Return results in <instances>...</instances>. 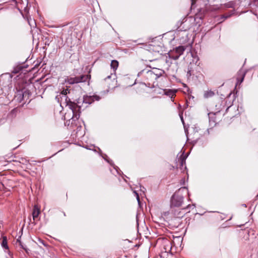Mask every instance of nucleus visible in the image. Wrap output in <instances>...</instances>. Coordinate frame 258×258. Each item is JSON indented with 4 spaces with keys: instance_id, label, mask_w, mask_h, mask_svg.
<instances>
[{
    "instance_id": "1",
    "label": "nucleus",
    "mask_w": 258,
    "mask_h": 258,
    "mask_svg": "<svg viewBox=\"0 0 258 258\" xmlns=\"http://www.w3.org/2000/svg\"><path fill=\"white\" fill-rule=\"evenodd\" d=\"M167 77V74L163 70L157 68L151 70L146 68L138 74L135 82L136 89L140 92V89L142 87L156 88L159 86H162L161 82L166 80Z\"/></svg>"
},
{
    "instance_id": "2",
    "label": "nucleus",
    "mask_w": 258,
    "mask_h": 258,
    "mask_svg": "<svg viewBox=\"0 0 258 258\" xmlns=\"http://www.w3.org/2000/svg\"><path fill=\"white\" fill-rule=\"evenodd\" d=\"M245 74L246 72L243 70H240L238 72L236 76L237 82L236 83L235 87L238 85H240L243 82ZM237 92L238 91L236 89V88H235L234 90L232 92H231L225 98L223 99L224 104L226 107H227L226 110V112L228 109L233 105L234 100L237 97Z\"/></svg>"
},
{
    "instance_id": "3",
    "label": "nucleus",
    "mask_w": 258,
    "mask_h": 258,
    "mask_svg": "<svg viewBox=\"0 0 258 258\" xmlns=\"http://www.w3.org/2000/svg\"><path fill=\"white\" fill-rule=\"evenodd\" d=\"M83 69H74L73 73V77H68L66 82L70 85L78 84L80 83H88V85H90V81L91 78L90 75L91 70H90L87 74H82Z\"/></svg>"
},
{
    "instance_id": "4",
    "label": "nucleus",
    "mask_w": 258,
    "mask_h": 258,
    "mask_svg": "<svg viewBox=\"0 0 258 258\" xmlns=\"http://www.w3.org/2000/svg\"><path fill=\"white\" fill-rule=\"evenodd\" d=\"M64 101L63 103L68 106L70 109L72 110L73 117L72 119L75 120V119L78 120L81 113V110L82 106L80 105L81 102L80 99H79L77 102L72 101L67 96H63V97H61V100L60 103L61 104L62 102Z\"/></svg>"
},
{
    "instance_id": "5",
    "label": "nucleus",
    "mask_w": 258,
    "mask_h": 258,
    "mask_svg": "<svg viewBox=\"0 0 258 258\" xmlns=\"http://www.w3.org/2000/svg\"><path fill=\"white\" fill-rule=\"evenodd\" d=\"M186 189L185 187L180 188L177 191L175 192L172 196L170 199V208H179L183 203L184 197L180 194L181 190Z\"/></svg>"
},
{
    "instance_id": "6",
    "label": "nucleus",
    "mask_w": 258,
    "mask_h": 258,
    "mask_svg": "<svg viewBox=\"0 0 258 258\" xmlns=\"http://www.w3.org/2000/svg\"><path fill=\"white\" fill-rule=\"evenodd\" d=\"M187 157V155L185 154L183 152L179 156L178 154L176 159L177 166L180 169L182 172L185 173L186 174H187V168L185 165V161Z\"/></svg>"
},
{
    "instance_id": "7",
    "label": "nucleus",
    "mask_w": 258,
    "mask_h": 258,
    "mask_svg": "<svg viewBox=\"0 0 258 258\" xmlns=\"http://www.w3.org/2000/svg\"><path fill=\"white\" fill-rule=\"evenodd\" d=\"M190 207V205H188L186 207L182 209H180L179 208H171V217L176 218H182L185 214L188 213V212H186L185 210L189 208ZM189 212V211H188V212Z\"/></svg>"
},
{
    "instance_id": "8",
    "label": "nucleus",
    "mask_w": 258,
    "mask_h": 258,
    "mask_svg": "<svg viewBox=\"0 0 258 258\" xmlns=\"http://www.w3.org/2000/svg\"><path fill=\"white\" fill-rule=\"evenodd\" d=\"M31 95L30 91L26 89H23L21 90H19L17 95L15 96V98L17 101L21 103L23 101H26L29 99L30 96Z\"/></svg>"
},
{
    "instance_id": "9",
    "label": "nucleus",
    "mask_w": 258,
    "mask_h": 258,
    "mask_svg": "<svg viewBox=\"0 0 258 258\" xmlns=\"http://www.w3.org/2000/svg\"><path fill=\"white\" fill-rule=\"evenodd\" d=\"M219 8L218 7L217 8H214L211 7L210 6H208L207 4H205V7L203 8H200L198 9V12L196 13L195 16L197 17V19H203L204 18L205 13L209 11H215Z\"/></svg>"
},
{
    "instance_id": "10",
    "label": "nucleus",
    "mask_w": 258,
    "mask_h": 258,
    "mask_svg": "<svg viewBox=\"0 0 258 258\" xmlns=\"http://www.w3.org/2000/svg\"><path fill=\"white\" fill-rule=\"evenodd\" d=\"M185 49V47L184 46H179L175 47L172 51L169 54L170 58L176 60L178 59L181 55H182Z\"/></svg>"
},
{
    "instance_id": "11",
    "label": "nucleus",
    "mask_w": 258,
    "mask_h": 258,
    "mask_svg": "<svg viewBox=\"0 0 258 258\" xmlns=\"http://www.w3.org/2000/svg\"><path fill=\"white\" fill-rule=\"evenodd\" d=\"M209 122L211 124L215 125L222 119V116L220 112L212 111L208 113Z\"/></svg>"
},
{
    "instance_id": "12",
    "label": "nucleus",
    "mask_w": 258,
    "mask_h": 258,
    "mask_svg": "<svg viewBox=\"0 0 258 258\" xmlns=\"http://www.w3.org/2000/svg\"><path fill=\"white\" fill-rule=\"evenodd\" d=\"M100 99V97L96 95L93 96L85 95L84 96L82 100H80V102H81L80 105H82L83 104L90 105L95 101H99ZM82 106L83 107V106Z\"/></svg>"
},
{
    "instance_id": "13",
    "label": "nucleus",
    "mask_w": 258,
    "mask_h": 258,
    "mask_svg": "<svg viewBox=\"0 0 258 258\" xmlns=\"http://www.w3.org/2000/svg\"><path fill=\"white\" fill-rule=\"evenodd\" d=\"M28 67V66L27 64H25L24 63L19 64L17 66L14 67L12 71V73L15 74L18 73L26 74V73L30 71V70H29V71L26 70Z\"/></svg>"
},
{
    "instance_id": "14",
    "label": "nucleus",
    "mask_w": 258,
    "mask_h": 258,
    "mask_svg": "<svg viewBox=\"0 0 258 258\" xmlns=\"http://www.w3.org/2000/svg\"><path fill=\"white\" fill-rule=\"evenodd\" d=\"M154 92H157V94H165L167 96H170L171 98L175 96V91H174L171 89L166 90L162 89L159 87L155 88L153 90Z\"/></svg>"
},
{
    "instance_id": "15",
    "label": "nucleus",
    "mask_w": 258,
    "mask_h": 258,
    "mask_svg": "<svg viewBox=\"0 0 258 258\" xmlns=\"http://www.w3.org/2000/svg\"><path fill=\"white\" fill-rule=\"evenodd\" d=\"M226 107L222 98H219L215 103V111L220 112Z\"/></svg>"
},
{
    "instance_id": "16",
    "label": "nucleus",
    "mask_w": 258,
    "mask_h": 258,
    "mask_svg": "<svg viewBox=\"0 0 258 258\" xmlns=\"http://www.w3.org/2000/svg\"><path fill=\"white\" fill-rule=\"evenodd\" d=\"M182 218H176L171 217L169 224L173 227L177 228L179 227L182 223Z\"/></svg>"
},
{
    "instance_id": "17",
    "label": "nucleus",
    "mask_w": 258,
    "mask_h": 258,
    "mask_svg": "<svg viewBox=\"0 0 258 258\" xmlns=\"http://www.w3.org/2000/svg\"><path fill=\"white\" fill-rule=\"evenodd\" d=\"M162 245L165 252H169L172 248L171 241L168 239L163 240Z\"/></svg>"
},
{
    "instance_id": "18",
    "label": "nucleus",
    "mask_w": 258,
    "mask_h": 258,
    "mask_svg": "<svg viewBox=\"0 0 258 258\" xmlns=\"http://www.w3.org/2000/svg\"><path fill=\"white\" fill-rule=\"evenodd\" d=\"M40 213V208L38 205H35L33 209V212H32V216H33V219L34 220L33 223L34 224H36L35 221L37 220V218L38 217Z\"/></svg>"
},
{
    "instance_id": "19",
    "label": "nucleus",
    "mask_w": 258,
    "mask_h": 258,
    "mask_svg": "<svg viewBox=\"0 0 258 258\" xmlns=\"http://www.w3.org/2000/svg\"><path fill=\"white\" fill-rule=\"evenodd\" d=\"M255 231L253 229H250L245 231L246 234L248 235V237H246L245 240H248L249 237L251 236L252 238H255L256 235L255 234Z\"/></svg>"
},
{
    "instance_id": "20",
    "label": "nucleus",
    "mask_w": 258,
    "mask_h": 258,
    "mask_svg": "<svg viewBox=\"0 0 258 258\" xmlns=\"http://www.w3.org/2000/svg\"><path fill=\"white\" fill-rule=\"evenodd\" d=\"M70 93V91L68 89H63V90L61 92L60 94L58 95H57L56 97V99H58V101H59V98L61 99V97H63V96H67L68 93Z\"/></svg>"
},
{
    "instance_id": "21",
    "label": "nucleus",
    "mask_w": 258,
    "mask_h": 258,
    "mask_svg": "<svg viewBox=\"0 0 258 258\" xmlns=\"http://www.w3.org/2000/svg\"><path fill=\"white\" fill-rule=\"evenodd\" d=\"M19 112L20 111L18 108H15L11 111L9 113V116H10L11 118H15Z\"/></svg>"
},
{
    "instance_id": "22",
    "label": "nucleus",
    "mask_w": 258,
    "mask_h": 258,
    "mask_svg": "<svg viewBox=\"0 0 258 258\" xmlns=\"http://www.w3.org/2000/svg\"><path fill=\"white\" fill-rule=\"evenodd\" d=\"M2 247L6 249H9V246L8 245V242H7V238L6 236H4L3 237L2 242Z\"/></svg>"
},
{
    "instance_id": "23",
    "label": "nucleus",
    "mask_w": 258,
    "mask_h": 258,
    "mask_svg": "<svg viewBox=\"0 0 258 258\" xmlns=\"http://www.w3.org/2000/svg\"><path fill=\"white\" fill-rule=\"evenodd\" d=\"M110 67L114 71H115L118 67V61L116 60H112L110 64Z\"/></svg>"
},
{
    "instance_id": "24",
    "label": "nucleus",
    "mask_w": 258,
    "mask_h": 258,
    "mask_svg": "<svg viewBox=\"0 0 258 258\" xmlns=\"http://www.w3.org/2000/svg\"><path fill=\"white\" fill-rule=\"evenodd\" d=\"M215 95V93L214 91L209 90L205 91L204 94V96L206 98H208L209 97H211Z\"/></svg>"
},
{
    "instance_id": "25",
    "label": "nucleus",
    "mask_w": 258,
    "mask_h": 258,
    "mask_svg": "<svg viewBox=\"0 0 258 258\" xmlns=\"http://www.w3.org/2000/svg\"><path fill=\"white\" fill-rule=\"evenodd\" d=\"M150 50H152L153 51H158L159 52L160 49H161V47L159 45H153V44H152L150 45Z\"/></svg>"
},
{
    "instance_id": "26",
    "label": "nucleus",
    "mask_w": 258,
    "mask_h": 258,
    "mask_svg": "<svg viewBox=\"0 0 258 258\" xmlns=\"http://www.w3.org/2000/svg\"><path fill=\"white\" fill-rule=\"evenodd\" d=\"M235 2L234 1H230L225 4V6L227 8H234Z\"/></svg>"
},
{
    "instance_id": "27",
    "label": "nucleus",
    "mask_w": 258,
    "mask_h": 258,
    "mask_svg": "<svg viewBox=\"0 0 258 258\" xmlns=\"http://www.w3.org/2000/svg\"><path fill=\"white\" fill-rule=\"evenodd\" d=\"M234 10H232L228 13H225V14H223L222 15V17L225 19H227V18H229L230 17H231L234 14Z\"/></svg>"
},
{
    "instance_id": "28",
    "label": "nucleus",
    "mask_w": 258,
    "mask_h": 258,
    "mask_svg": "<svg viewBox=\"0 0 258 258\" xmlns=\"http://www.w3.org/2000/svg\"><path fill=\"white\" fill-rule=\"evenodd\" d=\"M203 19H197V17L195 16V22L196 23V25H198L197 26L200 27L202 23Z\"/></svg>"
},
{
    "instance_id": "29",
    "label": "nucleus",
    "mask_w": 258,
    "mask_h": 258,
    "mask_svg": "<svg viewBox=\"0 0 258 258\" xmlns=\"http://www.w3.org/2000/svg\"><path fill=\"white\" fill-rule=\"evenodd\" d=\"M190 28L189 26H186L185 27L183 26L181 27V26H179L177 29L179 31H186L187 30L189 29Z\"/></svg>"
},
{
    "instance_id": "30",
    "label": "nucleus",
    "mask_w": 258,
    "mask_h": 258,
    "mask_svg": "<svg viewBox=\"0 0 258 258\" xmlns=\"http://www.w3.org/2000/svg\"><path fill=\"white\" fill-rule=\"evenodd\" d=\"M188 140H189L190 139H189L188 138ZM190 140H191V142L193 143V144H196L198 142V140H199V138L198 137V138H196L195 137H192L191 138Z\"/></svg>"
},
{
    "instance_id": "31",
    "label": "nucleus",
    "mask_w": 258,
    "mask_h": 258,
    "mask_svg": "<svg viewBox=\"0 0 258 258\" xmlns=\"http://www.w3.org/2000/svg\"><path fill=\"white\" fill-rule=\"evenodd\" d=\"M26 18H27L28 23L31 26V22H33V20L31 19L30 17L28 16L27 15H26Z\"/></svg>"
},
{
    "instance_id": "32",
    "label": "nucleus",
    "mask_w": 258,
    "mask_h": 258,
    "mask_svg": "<svg viewBox=\"0 0 258 258\" xmlns=\"http://www.w3.org/2000/svg\"><path fill=\"white\" fill-rule=\"evenodd\" d=\"M134 193L135 194L138 202L140 203V201L139 194L136 191H134Z\"/></svg>"
},
{
    "instance_id": "33",
    "label": "nucleus",
    "mask_w": 258,
    "mask_h": 258,
    "mask_svg": "<svg viewBox=\"0 0 258 258\" xmlns=\"http://www.w3.org/2000/svg\"><path fill=\"white\" fill-rule=\"evenodd\" d=\"M8 250V253L10 256V258H13V253L9 250V249H7Z\"/></svg>"
},
{
    "instance_id": "34",
    "label": "nucleus",
    "mask_w": 258,
    "mask_h": 258,
    "mask_svg": "<svg viewBox=\"0 0 258 258\" xmlns=\"http://www.w3.org/2000/svg\"><path fill=\"white\" fill-rule=\"evenodd\" d=\"M197 1V0H191V8L194 7V5L196 4Z\"/></svg>"
},
{
    "instance_id": "35",
    "label": "nucleus",
    "mask_w": 258,
    "mask_h": 258,
    "mask_svg": "<svg viewBox=\"0 0 258 258\" xmlns=\"http://www.w3.org/2000/svg\"><path fill=\"white\" fill-rule=\"evenodd\" d=\"M185 183V178H183L180 180V184L181 185H184Z\"/></svg>"
},
{
    "instance_id": "36",
    "label": "nucleus",
    "mask_w": 258,
    "mask_h": 258,
    "mask_svg": "<svg viewBox=\"0 0 258 258\" xmlns=\"http://www.w3.org/2000/svg\"><path fill=\"white\" fill-rule=\"evenodd\" d=\"M17 241L19 242V245H20V246L21 247V248H22L23 249V247H24L25 246H24V245L23 244L22 242L20 240H19L17 239Z\"/></svg>"
},
{
    "instance_id": "37",
    "label": "nucleus",
    "mask_w": 258,
    "mask_h": 258,
    "mask_svg": "<svg viewBox=\"0 0 258 258\" xmlns=\"http://www.w3.org/2000/svg\"><path fill=\"white\" fill-rule=\"evenodd\" d=\"M23 249L25 251V252L27 253H29V249L27 248L26 246L24 247H23Z\"/></svg>"
},
{
    "instance_id": "38",
    "label": "nucleus",
    "mask_w": 258,
    "mask_h": 258,
    "mask_svg": "<svg viewBox=\"0 0 258 258\" xmlns=\"http://www.w3.org/2000/svg\"><path fill=\"white\" fill-rule=\"evenodd\" d=\"M7 180H8L7 179H3V183H3V185H4V184H7Z\"/></svg>"
},
{
    "instance_id": "39",
    "label": "nucleus",
    "mask_w": 258,
    "mask_h": 258,
    "mask_svg": "<svg viewBox=\"0 0 258 258\" xmlns=\"http://www.w3.org/2000/svg\"><path fill=\"white\" fill-rule=\"evenodd\" d=\"M256 6L258 8V0L257 1L254 2Z\"/></svg>"
},
{
    "instance_id": "40",
    "label": "nucleus",
    "mask_w": 258,
    "mask_h": 258,
    "mask_svg": "<svg viewBox=\"0 0 258 258\" xmlns=\"http://www.w3.org/2000/svg\"><path fill=\"white\" fill-rule=\"evenodd\" d=\"M186 107H187L188 105V101H187V100H186Z\"/></svg>"
},
{
    "instance_id": "41",
    "label": "nucleus",
    "mask_w": 258,
    "mask_h": 258,
    "mask_svg": "<svg viewBox=\"0 0 258 258\" xmlns=\"http://www.w3.org/2000/svg\"><path fill=\"white\" fill-rule=\"evenodd\" d=\"M180 118H181V120L182 121V122H183V117L182 115H180Z\"/></svg>"
},
{
    "instance_id": "42",
    "label": "nucleus",
    "mask_w": 258,
    "mask_h": 258,
    "mask_svg": "<svg viewBox=\"0 0 258 258\" xmlns=\"http://www.w3.org/2000/svg\"><path fill=\"white\" fill-rule=\"evenodd\" d=\"M187 74H189V75L191 76V74H190V71H188Z\"/></svg>"
},
{
    "instance_id": "43",
    "label": "nucleus",
    "mask_w": 258,
    "mask_h": 258,
    "mask_svg": "<svg viewBox=\"0 0 258 258\" xmlns=\"http://www.w3.org/2000/svg\"><path fill=\"white\" fill-rule=\"evenodd\" d=\"M26 7H25V8H26V7H27V5H28V0H26Z\"/></svg>"
},
{
    "instance_id": "44",
    "label": "nucleus",
    "mask_w": 258,
    "mask_h": 258,
    "mask_svg": "<svg viewBox=\"0 0 258 258\" xmlns=\"http://www.w3.org/2000/svg\"><path fill=\"white\" fill-rule=\"evenodd\" d=\"M196 133H194V134L193 135V136H195V135H196Z\"/></svg>"
},
{
    "instance_id": "45",
    "label": "nucleus",
    "mask_w": 258,
    "mask_h": 258,
    "mask_svg": "<svg viewBox=\"0 0 258 258\" xmlns=\"http://www.w3.org/2000/svg\"><path fill=\"white\" fill-rule=\"evenodd\" d=\"M37 66H38L37 63L35 65V67H37Z\"/></svg>"
},
{
    "instance_id": "46",
    "label": "nucleus",
    "mask_w": 258,
    "mask_h": 258,
    "mask_svg": "<svg viewBox=\"0 0 258 258\" xmlns=\"http://www.w3.org/2000/svg\"><path fill=\"white\" fill-rule=\"evenodd\" d=\"M254 2L257 1V0H253Z\"/></svg>"
}]
</instances>
